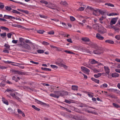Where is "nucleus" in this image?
Returning a JSON list of instances; mask_svg holds the SVG:
<instances>
[{
  "instance_id": "obj_1",
  "label": "nucleus",
  "mask_w": 120,
  "mask_h": 120,
  "mask_svg": "<svg viewBox=\"0 0 120 120\" xmlns=\"http://www.w3.org/2000/svg\"><path fill=\"white\" fill-rule=\"evenodd\" d=\"M89 45L92 48L95 49L97 48V49L99 50H101L102 49L101 47L98 46L97 45L94 43L90 42L89 44Z\"/></svg>"
},
{
  "instance_id": "obj_2",
  "label": "nucleus",
  "mask_w": 120,
  "mask_h": 120,
  "mask_svg": "<svg viewBox=\"0 0 120 120\" xmlns=\"http://www.w3.org/2000/svg\"><path fill=\"white\" fill-rule=\"evenodd\" d=\"M19 47H23L26 49L28 50L31 49V47L30 46L27 44H24L23 45L22 44H20L19 45Z\"/></svg>"
},
{
  "instance_id": "obj_3",
  "label": "nucleus",
  "mask_w": 120,
  "mask_h": 120,
  "mask_svg": "<svg viewBox=\"0 0 120 120\" xmlns=\"http://www.w3.org/2000/svg\"><path fill=\"white\" fill-rule=\"evenodd\" d=\"M59 92L60 95L61 96H66L68 95V92L65 90H60Z\"/></svg>"
},
{
  "instance_id": "obj_4",
  "label": "nucleus",
  "mask_w": 120,
  "mask_h": 120,
  "mask_svg": "<svg viewBox=\"0 0 120 120\" xmlns=\"http://www.w3.org/2000/svg\"><path fill=\"white\" fill-rule=\"evenodd\" d=\"M64 61L63 60L61 59H58L57 61L56 62V64L58 65L61 67L63 65Z\"/></svg>"
},
{
  "instance_id": "obj_5",
  "label": "nucleus",
  "mask_w": 120,
  "mask_h": 120,
  "mask_svg": "<svg viewBox=\"0 0 120 120\" xmlns=\"http://www.w3.org/2000/svg\"><path fill=\"white\" fill-rule=\"evenodd\" d=\"M103 27L102 26L100 25V26H99V27L98 28V31L101 34H104V32L103 31Z\"/></svg>"
},
{
  "instance_id": "obj_6",
  "label": "nucleus",
  "mask_w": 120,
  "mask_h": 120,
  "mask_svg": "<svg viewBox=\"0 0 120 120\" xmlns=\"http://www.w3.org/2000/svg\"><path fill=\"white\" fill-rule=\"evenodd\" d=\"M118 18H113L110 22V25L112 26L113 24H115Z\"/></svg>"
},
{
  "instance_id": "obj_7",
  "label": "nucleus",
  "mask_w": 120,
  "mask_h": 120,
  "mask_svg": "<svg viewBox=\"0 0 120 120\" xmlns=\"http://www.w3.org/2000/svg\"><path fill=\"white\" fill-rule=\"evenodd\" d=\"M13 72H14L15 74H18L19 75H23L25 74V73L24 72L20 71H18L14 70L13 71Z\"/></svg>"
},
{
  "instance_id": "obj_8",
  "label": "nucleus",
  "mask_w": 120,
  "mask_h": 120,
  "mask_svg": "<svg viewBox=\"0 0 120 120\" xmlns=\"http://www.w3.org/2000/svg\"><path fill=\"white\" fill-rule=\"evenodd\" d=\"M35 100L37 101H36V102H37L38 104H39L41 105H44L49 106V104L47 105L46 103H44L40 101H39L36 99H35Z\"/></svg>"
},
{
  "instance_id": "obj_9",
  "label": "nucleus",
  "mask_w": 120,
  "mask_h": 120,
  "mask_svg": "<svg viewBox=\"0 0 120 120\" xmlns=\"http://www.w3.org/2000/svg\"><path fill=\"white\" fill-rule=\"evenodd\" d=\"M96 37L97 38L100 40H103L104 38V37L99 33L97 34Z\"/></svg>"
},
{
  "instance_id": "obj_10",
  "label": "nucleus",
  "mask_w": 120,
  "mask_h": 120,
  "mask_svg": "<svg viewBox=\"0 0 120 120\" xmlns=\"http://www.w3.org/2000/svg\"><path fill=\"white\" fill-rule=\"evenodd\" d=\"M96 49L94 50L93 51V52L94 53V54L99 55L101 54V52H100V51H101V50H99L97 49V48H96Z\"/></svg>"
},
{
  "instance_id": "obj_11",
  "label": "nucleus",
  "mask_w": 120,
  "mask_h": 120,
  "mask_svg": "<svg viewBox=\"0 0 120 120\" xmlns=\"http://www.w3.org/2000/svg\"><path fill=\"white\" fill-rule=\"evenodd\" d=\"M104 68L106 73L108 74L109 73V69L107 66H105Z\"/></svg>"
},
{
  "instance_id": "obj_12",
  "label": "nucleus",
  "mask_w": 120,
  "mask_h": 120,
  "mask_svg": "<svg viewBox=\"0 0 120 120\" xmlns=\"http://www.w3.org/2000/svg\"><path fill=\"white\" fill-rule=\"evenodd\" d=\"M57 95H56V94H50V96L51 97L58 98L59 97V96L58 95V94Z\"/></svg>"
},
{
  "instance_id": "obj_13",
  "label": "nucleus",
  "mask_w": 120,
  "mask_h": 120,
  "mask_svg": "<svg viewBox=\"0 0 120 120\" xmlns=\"http://www.w3.org/2000/svg\"><path fill=\"white\" fill-rule=\"evenodd\" d=\"M119 75V74L116 73H113L112 74V76L113 77H118Z\"/></svg>"
},
{
  "instance_id": "obj_14",
  "label": "nucleus",
  "mask_w": 120,
  "mask_h": 120,
  "mask_svg": "<svg viewBox=\"0 0 120 120\" xmlns=\"http://www.w3.org/2000/svg\"><path fill=\"white\" fill-rule=\"evenodd\" d=\"M81 69L85 71L86 72H89L90 71L89 69L84 67L82 66L81 67Z\"/></svg>"
},
{
  "instance_id": "obj_15",
  "label": "nucleus",
  "mask_w": 120,
  "mask_h": 120,
  "mask_svg": "<svg viewBox=\"0 0 120 120\" xmlns=\"http://www.w3.org/2000/svg\"><path fill=\"white\" fill-rule=\"evenodd\" d=\"M105 42L106 43H109L110 44H113L114 43V42L113 41L110 40H108L105 41Z\"/></svg>"
},
{
  "instance_id": "obj_16",
  "label": "nucleus",
  "mask_w": 120,
  "mask_h": 120,
  "mask_svg": "<svg viewBox=\"0 0 120 120\" xmlns=\"http://www.w3.org/2000/svg\"><path fill=\"white\" fill-rule=\"evenodd\" d=\"M93 28L95 30H97L99 27V26L97 24H94L93 25Z\"/></svg>"
},
{
  "instance_id": "obj_17",
  "label": "nucleus",
  "mask_w": 120,
  "mask_h": 120,
  "mask_svg": "<svg viewBox=\"0 0 120 120\" xmlns=\"http://www.w3.org/2000/svg\"><path fill=\"white\" fill-rule=\"evenodd\" d=\"M78 87L77 86L73 85L72 86V90H78Z\"/></svg>"
},
{
  "instance_id": "obj_18",
  "label": "nucleus",
  "mask_w": 120,
  "mask_h": 120,
  "mask_svg": "<svg viewBox=\"0 0 120 120\" xmlns=\"http://www.w3.org/2000/svg\"><path fill=\"white\" fill-rule=\"evenodd\" d=\"M119 14L116 13H111L109 14H107V15L109 16H113L115 15H118Z\"/></svg>"
},
{
  "instance_id": "obj_19",
  "label": "nucleus",
  "mask_w": 120,
  "mask_h": 120,
  "mask_svg": "<svg viewBox=\"0 0 120 120\" xmlns=\"http://www.w3.org/2000/svg\"><path fill=\"white\" fill-rule=\"evenodd\" d=\"M60 3L61 4L66 6L68 5L67 3L65 1H64V2L61 1L60 2Z\"/></svg>"
},
{
  "instance_id": "obj_20",
  "label": "nucleus",
  "mask_w": 120,
  "mask_h": 120,
  "mask_svg": "<svg viewBox=\"0 0 120 120\" xmlns=\"http://www.w3.org/2000/svg\"><path fill=\"white\" fill-rule=\"evenodd\" d=\"M91 79L92 81L97 83H99V80L96 79L92 77L91 78Z\"/></svg>"
},
{
  "instance_id": "obj_21",
  "label": "nucleus",
  "mask_w": 120,
  "mask_h": 120,
  "mask_svg": "<svg viewBox=\"0 0 120 120\" xmlns=\"http://www.w3.org/2000/svg\"><path fill=\"white\" fill-rule=\"evenodd\" d=\"M82 51L84 52H87V53H90V51H89V50L86 49L85 48H83L82 49Z\"/></svg>"
},
{
  "instance_id": "obj_22",
  "label": "nucleus",
  "mask_w": 120,
  "mask_h": 120,
  "mask_svg": "<svg viewBox=\"0 0 120 120\" xmlns=\"http://www.w3.org/2000/svg\"><path fill=\"white\" fill-rule=\"evenodd\" d=\"M82 41H90L89 38H82Z\"/></svg>"
},
{
  "instance_id": "obj_23",
  "label": "nucleus",
  "mask_w": 120,
  "mask_h": 120,
  "mask_svg": "<svg viewBox=\"0 0 120 120\" xmlns=\"http://www.w3.org/2000/svg\"><path fill=\"white\" fill-rule=\"evenodd\" d=\"M2 101L4 103L6 104L7 105H8V103L7 101L4 98H2Z\"/></svg>"
},
{
  "instance_id": "obj_24",
  "label": "nucleus",
  "mask_w": 120,
  "mask_h": 120,
  "mask_svg": "<svg viewBox=\"0 0 120 120\" xmlns=\"http://www.w3.org/2000/svg\"><path fill=\"white\" fill-rule=\"evenodd\" d=\"M12 12L14 13L17 14H21V13L20 12L18 11L17 10L14 9H13L12 11Z\"/></svg>"
},
{
  "instance_id": "obj_25",
  "label": "nucleus",
  "mask_w": 120,
  "mask_h": 120,
  "mask_svg": "<svg viewBox=\"0 0 120 120\" xmlns=\"http://www.w3.org/2000/svg\"><path fill=\"white\" fill-rule=\"evenodd\" d=\"M41 69L42 70L46 71H51V69L45 68L42 67Z\"/></svg>"
},
{
  "instance_id": "obj_26",
  "label": "nucleus",
  "mask_w": 120,
  "mask_h": 120,
  "mask_svg": "<svg viewBox=\"0 0 120 120\" xmlns=\"http://www.w3.org/2000/svg\"><path fill=\"white\" fill-rule=\"evenodd\" d=\"M90 63L92 64H94L96 63H98V62L95 60H94L93 59L92 60Z\"/></svg>"
},
{
  "instance_id": "obj_27",
  "label": "nucleus",
  "mask_w": 120,
  "mask_h": 120,
  "mask_svg": "<svg viewBox=\"0 0 120 120\" xmlns=\"http://www.w3.org/2000/svg\"><path fill=\"white\" fill-rule=\"evenodd\" d=\"M101 75V73H99L97 74H95L94 75V77L96 78H98L100 77Z\"/></svg>"
},
{
  "instance_id": "obj_28",
  "label": "nucleus",
  "mask_w": 120,
  "mask_h": 120,
  "mask_svg": "<svg viewBox=\"0 0 120 120\" xmlns=\"http://www.w3.org/2000/svg\"><path fill=\"white\" fill-rule=\"evenodd\" d=\"M4 46L6 47L5 48V49H8V50H10V49L9 48L10 46L8 45L7 44H5L4 45Z\"/></svg>"
},
{
  "instance_id": "obj_29",
  "label": "nucleus",
  "mask_w": 120,
  "mask_h": 120,
  "mask_svg": "<svg viewBox=\"0 0 120 120\" xmlns=\"http://www.w3.org/2000/svg\"><path fill=\"white\" fill-rule=\"evenodd\" d=\"M60 107L62 108V109H63L66 110L68 112H71V111L69 109H68L62 106H60Z\"/></svg>"
},
{
  "instance_id": "obj_30",
  "label": "nucleus",
  "mask_w": 120,
  "mask_h": 120,
  "mask_svg": "<svg viewBox=\"0 0 120 120\" xmlns=\"http://www.w3.org/2000/svg\"><path fill=\"white\" fill-rule=\"evenodd\" d=\"M0 28L3 30H6L7 31H8L9 30V29L6 27L5 26H1L0 27Z\"/></svg>"
},
{
  "instance_id": "obj_31",
  "label": "nucleus",
  "mask_w": 120,
  "mask_h": 120,
  "mask_svg": "<svg viewBox=\"0 0 120 120\" xmlns=\"http://www.w3.org/2000/svg\"><path fill=\"white\" fill-rule=\"evenodd\" d=\"M105 5H107L108 6L113 7L114 6V5L110 3H106L105 4Z\"/></svg>"
},
{
  "instance_id": "obj_32",
  "label": "nucleus",
  "mask_w": 120,
  "mask_h": 120,
  "mask_svg": "<svg viewBox=\"0 0 120 120\" xmlns=\"http://www.w3.org/2000/svg\"><path fill=\"white\" fill-rule=\"evenodd\" d=\"M32 108H33L35 110H37V111H39L40 110V109L38 108L37 107L35 106H34V105H32Z\"/></svg>"
},
{
  "instance_id": "obj_33",
  "label": "nucleus",
  "mask_w": 120,
  "mask_h": 120,
  "mask_svg": "<svg viewBox=\"0 0 120 120\" xmlns=\"http://www.w3.org/2000/svg\"><path fill=\"white\" fill-rule=\"evenodd\" d=\"M74 110L75 111L79 113H82V112L79 110L77 108H74Z\"/></svg>"
},
{
  "instance_id": "obj_34",
  "label": "nucleus",
  "mask_w": 120,
  "mask_h": 120,
  "mask_svg": "<svg viewBox=\"0 0 120 120\" xmlns=\"http://www.w3.org/2000/svg\"><path fill=\"white\" fill-rule=\"evenodd\" d=\"M108 87V85L106 83H104L100 87L101 88H105L107 87Z\"/></svg>"
},
{
  "instance_id": "obj_35",
  "label": "nucleus",
  "mask_w": 120,
  "mask_h": 120,
  "mask_svg": "<svg viewBox=\"0 0 120 120\" xmlns=\"http://www.w3.org/2000/svg\"><path fill=\"white\" fill-rule=\"evenodd\" d=\"M39 16L41 18H43L45 19H46L48 17L47 16L44 15H42L41 14H39Z\"/></svg>"
},
{
  "instance_id": "obj_36",
  "label": "nucleus",
  "mask_w": 120,
  "mask_h": 120,
  "mask_svg": "<svg viewBox=\"0 0 120 120\" xmlns=\"http://www.w3.org/2000/svg\"><path fill=\"white\" fill-rule=\"evenodd\" d=\"M5 81H3L2 82L0 83V86L1 87H4L5 85L4 84Z\"/></svg>"
},
{
  "instance_id": "obj_37",
  "label": "nucleus",
  "mask_w": 120,
  "mask_h": 120,
  "mask_svg": "<svg viewBox=\"0 0 120 120\" xmlns=\"http://www.w3.org/2000/svg\"><path fill=\"white\" fill-rule=\"evenodd\" d=\"M50 47L51 48H53V49H55V50H59L58 48L56 47L53 46L52 45H50Z\"/></svg>"
},
{
  "instance_id": "obj_38",
  "label": "nucleus",
  "mask_w": 120,
  "mask_h": 120,
  "mask_svg": "<svg viewBox=\"0 0 120 120\" xmlns=\"http://www.w3.org/2000/svg\"><path fill=\"white\" fill-rule=\"evenodd\" d=\"M115 38L118 40H120V34L116 35L115 36Z\"/></svg>"
},
{
  "instance_id": "obj_39",
  "label": "nucleus",
  "mask_w": 120,
  "mask_h": 120,
  "mask_svg": "<svg viewBox=\"0 0 120 120\" xmlns=\"http://www.w3.org/2000/svg\"><path fill=\"white\" fill-rule=\"evenodd\" d=\"M45 32V31L44 30H38L37 31L38 33L40 34H42Z\"/></svg>"
},
{
  "instance_id": "obj_40",
  "label": "nucleus",
  "mask_w": 120,
  "mask_h": 120,
  "mask_svg": "<svg viewBox=\"0 0 120 120\" xmlns=\"http://www.w3.org/2000/svg\"><path fill=\"white\" fill-rule=\"evenodd\" d=\"M6 9L8 11H10L12 10V8L8 6H7L5 7Z\"/></svg>"
},
{
  "instance_id": "obj_41",
  "label": "nucleus",
  "mask_w": 120,
  "mask_h": 120,
  "mask_svg": "<svg viewBox=\"0 0 120 120\" xmlns=\"http://www.w3.org/2000/svg\"><path fill=\"white\" fill-rule=\"evenodd\" d=\"M64 52L68 53L71 54H74L73 52L68 50H65L64 51Z\"/></svg>"
},
{
  "instance_id": "obj_42",
  "label": "nucleus",
  "mask_w": 120,
  "mask_h": 120,
  "mask_svg": "<svg viewBox=\"0 0 120 120\" xmlns=\"http://www.w3.org/2000/svg\"><path fill=\"white\" fill-rule=\"evenodd\" d=\"M60 91V90L54 91V93H55V94H56V95H57V94H58L60 96V93L59 92Z\"/></svg>"
},
{
  "instance_id": "obj_43",
  "label": "nucleus",
  "mask_w": 120,
  "mask_h": 120,
  "mask_svg": "<svg viewBox=\"0 0 120 120\" xmlns=\"http://www.w3.org/2000/svg\"><path fill=\"white\" fill-rule=\"evenodd\" d=\"M42 44L44 45H48L49 44V43L45 41L43 42Z\"/></svg>"
},
{
  "instance_id": "obj_44",
  "label": "nucleus",
  "mask_w": 120,
  "mask_h": 120,
  "mask_svg": "<svg viewBox=\"0 0 120 120\" xmlns=\"http://www.w3.org/2000/svg\"><path fill=\"white\" fill-rule=\"evenodd\" d=\"M86 9H89L91 11H94V9L93 8L91 7H90L89 6H88Z\"/></svg>"
},
{
  "instance_id": "obj_45",
  "label": "nucleus",
  "mask_w": 120,
  "mask_h": 120,
  "mask_svg": "<svg viewBox=\"0 0 120 120\" xmlns=\"http://www.w3.org/2000/svg\"><path fill=\"white\" fill-rule=\"evenodd\" d=\"M37 52L38 53H43L44 52V51L42 50H37Z\"/></svg>"
},
{
  "instance_id": "obj_46",
  "label": "nucleus",
  "mask_w": 120,
  "mask_h": 120,
  "mask_svg": "<svg viewBox=\"0 0 120 120\" xmlns=\"http://www.w3.org/2000/svg\"><path fill=\"white\" fill-rule=\"evenodd\" d=\"M40 2L42 3L45 4H48V3L46 1L44 0H42L40 1Z\"/></svg>"
},
{
  "instance_id": "obj_47",
  "label": "nucleus",
  "mask_w": 120,
  "mask_h": 120,
  "mask_svg": "<svg viewBox=\"0 0 120 120\" xmlns=\"http://www.w3.org/2000/svg\"><path fill=\"white\" fill-rule=\"evenodd\" d=\"M70 18L71 20L72 21H74L75 20V18L74 17L72 16H70Z\"/></svg>"
},
{
  "instance_id": "obj_48",
  "label": "nucleus",
  "mask_w": 120,
  "mask_h": 120,
  "mask_svg": "<svg viewBox=\"0 0 120 120\" xmlns=\"http://www.w3.org/2000/svg\"><path fill=\"white\" fill-rule=\"evenodd\" d=\"M112 104L113 106H114L116 108H118L120 107V106L119 105H118L117 104H116L115 103H113Z\"/></svg>"
},
{
  "instance_id": "obj_49",
  "label": "nucleus",
  "mask_w": 120,
  "mask_h": 120,
  "mask_svg": "<svg viewBox=\"0 0 120 120\" xmlns=\"http://www.w3.org/2000/svg\"><path fill=\"white\" fill-rule=\"evenodd\" d=\"M50 66L52 68H58L57 66L53 65H51Z\"/></svg>"
},
{
  "instance_id": "obj_50",
  "label": "nucleus",
  "mask_w": 120,
  "mask_h": 120,
  "mask_svg": "<svg viewBox=\"0 0 120 120\" xmlns=\"http://www.w3.org/2000/svg\"><path fill=\"white\" fill-rule=\"evenodd\" d=\"M14 98L20 101H21V100L20 99V98L16 96L14 97Z\"/></svg>"
},
{
  "instance_id": "obj_51",
  "label": "nucleus",
  "mask_w": 120,
  "mask_h": 120,
  "mask_svg": "<svg viewBox=\"0 0 120 120\" xmlns=\"http://www.w3.org/2000/svg\"><path fill=\"white\" fill-rule=\"evenodd\" d=\"M85 8V7H81L79 8V10L80 11H83L84 8Z\"/></svg>"
},
{
  "instance_id": "obj_52",
  "label": "nucleus",
  "mask_w": 120,
  "mask_h": 120,
  "mask_svg": "<svg viewBox=\"0 0 120 120\" xmlns=\"http://www.w3.org/2000/svg\"><path fill=\"white\" fill-rule=\"evenodd\" d=\"M0 35L1 36H3V37H5L6 36V33H3L1 34H0Z\"/></svg>"
},
{
  "instance_id": "obj_53",
  "label": "nucleus",
  "mask_w": 120,
  "mask_h": 120,
  "mask_svg": "<svg viewBox=\"0 0 120 120\" xmlns=\"http://www.w3.org/2000/svg\"><path fill=\"white\" fill-rule=\"evenodd\" d=\"M12 35V34L11 33H8L7 34V36L8 38H11Z\"/></svg>"
},
{
  "instance_id": "obj_54",
  "label": "nucleus",
  "mask_w": 120,
  "mask_h": 120,
  "mask_svg": "<svg viewBox=\"0 0 120 120\" xmlns=\"http://www.w3.org/2000/svg\"><path fill=\"white\" fill-rule=\"evenodd\" d=\"M96 13H98V12H99V13L100 12V10L99 9H97L96 10H94V11Z\"/></svg>"
},
{
  "instance_id": "obj_55",
  "label": "nucleus",
  "mask_w": 120,
  "mask_h": 120,
  "mask_svg": "<svg viewBox=\"0 0 120 120\" xmlns=\"http://www.w3.org/2000/svg\"><path fill=\"white\" fill-rule=\"evenodd\" d=\"M30 62L31 63H32L33 64H39V63L38 62H35L34 61H33L32 60H31L30 61Z\"/></svg>"
},
{
  "instance_id": "obj_56",
  "label": "nucleus",
  "mask_w": 120,
  "mask_h": 120,
  "mask_svg": "<svg viewBox=\"0 0 120 120\" xmlns=\"http://www.w3.org/2000/svg\"><path fill=\"white\" fill-rule=\"evenodd\" d=\"M105 13V11H102L100 10V11L99 12V13L101 14V15H104Z\"/></svg>"
},
{
  "instance_id": "obj_57",
  "label": "nucleus",
  "mask_w": 120,
  "mask_h": 120,
  "mask_svg": "<svg viewBox=\"0 0 120 120\" xmlns=\"http://www.w3.org/2000/svg\"><path fill=\"white\" fill-rule=\"evenodd\" d=\"M22 12L26 14H28L29 13L28 11L27 10H23Z\"/></svg>"
},
{
  "instance_id": "obj_58",
  "label": "nucleus",
  "mask_w": 120,
  "mask_h": 120,
  "mask_svg": "<svg viewBox=\"0 0 120 120\" xmlns=\"http://www.w3.org/2000/svg\"><path fill=\"white\" fill-rule=\"evenodd\" d=\"M61 67H64L65 69H67L68 68V67L67 66H66L65 65H64L63 64V65H62V66Z\"/></svg>"
},
{
  "instance_id": "obj_59",
  "label": "nucleus",
  "mask_w": 120,
  "mask_h": 120,
  "mask_svg": "<svg viewBox=\"0 0 120 120\" xmlns=\"http://www.w3.org/2000/svg\"><path fill=\"white\" fill-rule=\"evenodd\" d=\"M111 27L113 28L115 31H116L117 30H118L119 29V28H117L114 26H112Z\"/></svg>"
},
{
  "instance_id": "obj_60",
  "label": "nucleus",
  "mask_w": 120,
  "mask_h": 120,
  "mask_svg": "<svg viewBox=\"0 0 120 120\" xmlns=\"http://www.w3.org/2000/svg\"><path fill=\"white\" fill-rule=\"evenodd\" d=\"M64 102L69 104H70L71 102L67 99H65V100Z\"/></svg>"
},
{
  "instance_id": "obj_61",
  "label": "nucleus",
  "mask_w": 120,
  "mask_h": 120,
  "mask_svg": "<svg viewBox=\"0 0 120 120\" xmlns=\"http://www.w3.org/2000/svg\"><path fill=\"white\" fill-rule=\"evenodd\" d=\"M8 112L9 113H10L12 111V109L11 108H9L8 110Z\"/></svg>"
},
{
  "instance_id": "obj_62",
  "label": "nucleus",
  "mask_w": 120,
  "mask_h": 120,
  "mask_svg": "<svg viewBox=\"0 0 120 120\" xmlns=\"http://www.w3.org/2000/svg\"><path fill=\"white\" fill-rule=\"evenodd\" d=\"M67 40L68 42L70 43H72V41L71 39V38L67 39Z\"/></svg>"
},
{
  "instance_id": "obj_63",
  "label": "nucleus",
  "mask_w": 120,
  "mask_h": 120,
  "mask_svg": "<svg viewBox=\"0 0 120 120\" xmlns=\"http://www.w3.org/2000/svg\"><path fill=\"white\" fill-rule=\"evenodd\" d=\"M48 33L50 34H54V32L53 31H52L48 32Z\"/></svg>"
},
{
  "instance_id": "obj_64",
  "label": "nucleus",
  "mask_w": 120,
  "mask_h": 120,
  "mask_svg": "<svg viewBox=\"0 0 120 120\" xmlns=\"http://www.w3.org/2000/svg\"><path fill=\"white\" fill-rule=\"evenodd\" d=\"M17 41L18 40H13L12 41V42L14 44H16L17 43Z\"/></svg>"
}]
</instances>
